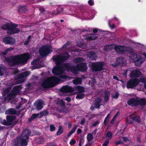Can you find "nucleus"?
Segmentation results:
<instances>
[{"mask_svg":"<svg viewBox=\"0 0 146 146\" xmlns=\"http://www.w3.org/2000/svg\"><path fill=\"white\" fill-rule=\"evenodd\" d=\"M69 57L70 55L67 53L63 54L56 55L53 56V59L55 62L56 64V67L52 70L54 74H62L64 73L66 70H70L73 73L75 74L78 70L84 71L87 70V67L85 63H80L76 66V67L75 66H72L69 63L62 64Z\"/></svg>","mask_w":146,"mask_h":146,"instance_id":"nucleus-1","label":"nucleus"},{"mask_svg":"<svg viewBox=\"0 0 146 146\" xmlns=\"http://www.w3.org/2000/svg\"><path fill=\"white\" fill-rule=\"evenodd\" d=\"M31 133V131L30 129L28 128L24 129L21 136L17 137L15 146H27Z\"/></svg>","mask_w":146,"mask_h":146,"instance_id":"nucleus-2","label":"nucleus"},{"mask_svg":"<svg viewBox=\"0 0 146 146\" xmlns=\"http://www.w3.org/2000/svg\"><path fill=\"white\" fill-rule=\"evenodd\" d=\"M29 58L30 55L28 53L12 56L8 58V64L11 66L19 64H24L26 63Z\"/></svg>","mask_w":146,"mask_h":146,"instance_id":"nucleus-3","label":"nucleus"},{"mask_svg":"<svg viewBox=\"0 0 146 146\" xmlns=\"http://www.w3.org/2000/svg\"><path fill=\"white\" fill-rule=\"evenodd\" d=\"M61 91L65 93L70 92L76 94L78 92L79 93L76 97V98L82 99L84 98L85 96L84 94L82 93L84 92V88L80 86H77L73 88L67 86H63L61 88Z\"/></svg>","mask_w":146,"mask_h":146,"instance_id":"nucleus-4","label":"nucleus"},{"mask_svg":"<svg viewBox=\"0 0 146 146\" xmlns=\"http://www.w3.org/2000/svg\"><path fill=\"white\" fill-rule=\"evenodd\" d=\"M60 78L53 76L48 78L43 82L42 85L44 88H48L54 86L55 84L60 82L61 80L60 79H66L70 78L66 76L62 75L59 77Z\"/></svg>","mask_w":146,"mask_h":146,"instance_id":"nucleus-5","label":"nucleus"},{"mask_svg":"<svg viewBox=\"0 0 146 146\" xmlns=\"http://www.w3.org/2000/svg\"><path fill=\"white\" fill-rule=\"evenodd\" d=\"M17 24L7 23L3 25L1 28L4 30H7L8 33L13 34L19 32V29L17 28Z\"/></svg>","mask_w":146,"mask_h":146,"instance_id":"nucleus-6","label":"nucleus"},{"mask_svg":"<svg viewBox=\"0 0 146 146\" xmlns=\"http://www.w3.org/2000/svg\"><path fill=\"white\" fill-rule=\"evenodd\" d=\"M127 104L133 107L139 104L140 105L146 104V100L143 99H138L135 100L133 98L130 99L127 102Z\"/></svg>","mask_w":146,"mask_h":146,"instance_id":"nucleus-7","label":"nucleus"},{"mask_svg":"<svg viewBox=\"0 0 146 146\" xmlns=\"http://www.w3.org/2000/svg\"><path fill=\"white\" fill-rule=\"evenodd\" d=\"M30 74V72L26 71L17 75L15 77V79L17 80L15 82V84H18L23 82L25 80V78L28 76Z\"/></svg>","mask_w":146,"mask_h":146,"instance_id":"nucleus-8","label":"nucleus"},{"mask_svg":"<svg viewBox=\"0 0 146 146\" xmlns=\"http://www.w3.org/2000/svg\"><path fill=\"white\" fill-rule=\"evenodd\" d=\"M130 72V74L129 76L131 78L132 77H139L141 75V73L139 70L137 69H133V68H129L126 70L124 75H126L127 72Z\"/></svg>","mask_w":146,"mask_h":146,"instance_id":"nucleus-9","label":"nucleus"},{"mask_svg":"<svg viewBox=\"0 0 146 146\" xmlns=\"http://www.w3.org/2000/svg\"><path fill=\"white\" fill-rule=\"evenodd\" d=\"M22 88L21 85L17 86H15L12 90L10 93L7 96V98L9 100L11 99L14 97L15 95L19 94Z\"/></svg>","mask_w":146,"mask_h":146,"instance_id":"nucleus-10","label":"nucleus"},{"mask_svg":"<svg viewBox=\"0 0 146 146\" xmlns=\"http://www.w3.org/2000/svg\"><path fill=\"white\" fill-rule=\"evenodd\" d=\"M52 47L50 46H44L39 49V53L40 55L44 57L48 54L51 52Z\"/></svg>","mask_w":146,"mask_h":146,"instance_id":"nucleus-11","label":"nucleus"},{"mask_svg":"<svg viewBox=\"0 0 146 146\" xmlns=\"http://www.w3.org/2000/svg\"><path fill=\"white\" fill-rule=\"evenodd\" d=\"M4 119L1 121V123L2 125L6 126L10 125L11 127H13L18 122V119Z\"/></svg>","mask_w":146,"mask_h":146,"instance_id":"nucleus-12","label":"nucleus"},{"mask_svg":"<svg viewBox=\"0 0 146 146\" xmlns=\"http://www.w3.org/2000/svg\"><path fill=\"white\" fill-rule=\"evenodd\" d=\"M140 80L137 78L131 79L127 82V88H133L135 87L140 82Z\"/></svg>","mask_w":146,"mask_h":146,"instance_id":"nucleus-13","label":"nucleus"},{"mask_svg":"<svg viewBox=\"0 0 146 146\" xmlns=\"http://www.w3.org/2000/svg\"><path fill=\"white\" fill-rule=\"evenodd\" d=\"M92 69L95 71H100L103 69L104 63L102 62H92Z\"/></svg>","mask_w":146,"mask_h":146,"instance_id":"nucleus-14","label":"nucleus"},{"mask_svg":"<svg viewBox=\"0 0 146 146\" xmlns=\"http://www.w3.org/2000/svg\"><path fill=\"white\" fill-rule=\"evenodd\" d=\"M57 103L60 106L58 109V111L65 113L68 112V110L66 108L65 104L62 100H61L58 101Z\"/></svg>","mask_w":146,"mask_h":146,"instance_id":"nucleus-15","label":"nucleus"},{"mask_svg":"<svg viewBox=\"0 0 146 146\" xmlns=\"http://www.w3.org/2000/svg\"><path fill=\"white\" fill-rule=\"evenodd\" d=\"M44 102L41 100H38L36 101L34 103V106L35 109L38 110H41L43 107Z\"/></svg>","mask_w":146,"mask_h":146,"instance_id":"nucleus-16","label":"nucleus"},{"mask_svg":"<svg viewBox=\"0 0 146 146\" xmlns=\"http://www.w3.org/2000/svg\"><path fill=\"white\" fill-rule=\"evenodd\" d=\"M115 50L118 53L122 54L125 51H127L128 48L125 47L117 46L113 47Z\"/></svg>","mask_w":146,"mask_h":146,"instance_id":"nucleus-17","label":"nucleus"},{"mask_svg":"<svg viewBox=\"0 0 146 146\" xmlns=\"http://www.w3.org/2000/svg\"><path fill=\"white\" fill-rule=\"evenodd\" d=\"M5 44H12L15 42V39L10 37H7L3 38V41Z\"/></svg>","mask_w":146,"mask_h":146,"instance_id":"nucleus-18","label":"nucleus"},{"mask_svg":"<svg viewBox=\"0 0 146 146\" xmlns=\"http://www.w3.org/2000/svg\"><path fill=\"white\" fill-rule=\"evenodd\" d=\"M84 38L87 40L95 39L98 38L96 34H92L83 36Z\"/></svg>","mask_w":146,"mask_h":146,"instance_id":"nucleus-19","label":"nucleus"},{"mask_svg":"<svg viewBox=\"0 0 146 146\" xmlns=\"http://www.w3.org/2000/svg\"><path fill=\"white\" fill-rule=\"evenodd\" d=\"M141 56L138 53L131 54L129 56L131 62H134L138 58H139Z\"/></svg>","mask_w":146,"mask_h":146,"instance_id":"nucleus-20","label":"nucleus"},{"mask_svg":"<svg viewBox=\"0 0 146 146\" xmlns=\"http://www.w3.org/2000/svg\"><path fill=\"white\" fill-rule=\"evenodd\" d=\"M116 62L118 65H123L125 64L126 60L124 58L120 57L117 59Z\"/></svg>","mask_w":146,"mask_h":146,"instance_id":"nucleus-21","label":"nucleus"},{"mask_svg":"<svg viewBox=\"0 0 146 146\" xmlns=\"http://www.w3.org/2000/svg\"><path fill=\"white\" fill-rule=\"evenodd\" d=\"M145 61L144 58H141V56L139 58L137 59L134 62H135V65L137 66H140L142 63Z\"/></svg>","mask_w":146,"mask_h":146,"instance_id":"nucleus-22","label":"nucleus"},{"mask_svg":"<svg viewBox=\"0 0 146 146\" xmlns=\"http://www.w3.org/2000/svg\"><path fill=\"white\" fill-rule=\"evenodd\" d=\"M141 119H132L131 120H130V119H126L125 122L128 125V123L130 124L134 125V123L135 121L137 122L138 123H139L141 122Z\"/></svg>","mask_w":146,"mask_h":146,"instance_id":"nucleus-23","label":"nucleus"},{"mask_svg":"<svg viewBox=\"0 0 146 146\" xmlns=\"http://www.w3.org/2000/svg\"><path fill=\"white\" fill-rule=\"evenodd\" d=\"M88 56L92 60H96L97 56L96 53L93 52H89L88 54Z\"/></svg>","mask_w":146,"mask_h":146,"instance_id":"nucleus-24","label":"nucleus"},{"mask_svg":"<svg viewBox=\"0 0 146 146\" xmlns=\"http://www.w3.org/2000/svg\"><path fill=\"white\" fill-rule=\"evenodd\" d=\"M102 101V100L100 98H98L96 100L95 105L97 108H98L100 107V106L101 105L100 103Z\"/></svg>","mask_w":146,"mask_h":146,"instance_id":"nucleus-25","label":"nucleus"},{"mask_svg":"<svg viewBox=\"0 0 146 146\" xmlns=\"http://www.w3.org/2000/svg\"><path fill=\"white\" fill-rule=\"evenodd\" d=\"M16 111L15 109L11 108L6 110L5 111L6 114H13L16 113Z\"/></svg>","mask_w":146,"mask_h":146,"instance_id":"nucleus-26","label":"nucleus"},{"mask_svg":"<svg viewBox=\"0 0 146 146\" xmlns=\"http://www.w3.org/2000/svg\"><path fill=\"white\" fill-rule=\"evenodd\" d=\"M43 117L41 112L37 114H33L31 117V119H35L36 118H41Z\"/></svg>","mask_w":146,"mask_h":146,"instance_id":"nucleus-27","label":"nucleus"},{"mask_svg":"<svg viewBox=\"0 0 146 146\" xmlns=\"http://www.w3.org/2000/svg\"><path fill=\"white\" fill-rule=\"evenodd\" d=\"M27 10V8L25 6L20 5L19 6L18 12L19 13H23L25 12Z\"/></svg>","mask_w":146,"mask_h":146,"instance_id":"nucleus-28","label":"nucleus"},{"mask_svg":"<svg viewBox=\"0 0 146 146\" xmlns=\"http://www.w3.org/2000/svg\"><path fill=\"white\" fill-rule=\"evenodd\" d=\"M12 87L11 86H10L9 87H8L7 88L4 89L2 92L3 95L5 96L11 90Z\"/></svg>","mask_w":146,"mask_h":146,"instance_id":"nucleus-29","label":"nucleus"},{"mask_svg":"<svg viewBox=\"0 0 146 146\" xmlns=\"http://www.w3.org/2000/svg\"><path fill=\"white\" fill-rule=\"evenodd\" d=\"M113 48V46L112 44L107 45L104 47V50L106 52Z\"/></svg>","mask_w":146,"mask_h":146,"instance_id":"nucleus-30","label":"nucleus"},{"mask_svg":"<svg viewBox=\"0 0 146 146\" xmlns=\"http://www.w3.org/2000/svg\"><path fill=\"white\" fill-rule=\"evenodd\" d=\"M63 132V129L62 126H59L58 130L57 131L56 135H58L61 134Z\"/></svg>","mask_w":146,"mask_h":146,"instance_id":"nucleus-31","label":"nucleus"},{"mask_svg":"<svg viewBox=\"0 0 146 146\" xmlns=\"http://www.w3.org/2000/svg\"><path fill=\"white\" fill-rule=\"evenodd\" d=\"M6 69L5 67L3 66H0V75L2 76L5 72Z\"/></svg>","mask_w":146,"mask_h":146,"instance_id":"nucleus-32","label":"nucleus"},{"mask_svg":"<svg viewBox=\"0 0 146 146\" xmlns=\"http://www.w3.org/2000/svg\"><path fill=\"white\" fill-rule=\"evenodd\" d=\"M105 100L106 101H108L109 99V97L110 96V94L109 92L108 91H106L105 93Z\"/></svg>","mask_w":146,"mask_h":146,"instance_id":"nucleus-33","label":"nucleus"},{"mask_svg":"<svg viewBox=\"0 0 146 146\" xmlns=\"http://www.w3.org/2000/svg\"><path fill=\"white\" fill-rule=\"evenodd\" d=\"M82 79L81 78H78L73 80V83L74 84H80L81 83Z\"/></svg>","mask_w":146,"mask_h":146,"instance_id":"nucleus-34","label":"nucleus"},{"mask_svg":"<svg viewBox=\"0 0 146 146\" xmlns=\"http://www.w3.org/2000/svg\"><path fill=\"white\" fill-rule=\"evenodd\" d=\"M84 61V59L82 58L78 57L75 58L74 60V62L76 63H78L82 62Z\"/></svg>","mask_w":146,"mask_h":146,"instance_id":"nucleus-35","label":"nucleus"},{"mask_svg":"<svg viewBox=\"0 0 146 146\" xmlns=\"http://www.w3.org/2000/svg\"><path fill=\"white\" fill-rule=\"evenodd\" d=\"M87 139L88 141H90L93 139V136L90 133H88L87 135Z\"/></svg>","mask_w":146,"mask_h":146,"instance_id":"nucleus-36","label":"nucleus"},{"mask_svg":"<svg viewBox=\"0 0 146 146\" xmlns=\"http://www.w3.org/2000/svg\"><path fill=\"white\" fill-rule=\"evenodd\" d=\"M61 14L60 12L59 11V10L57 9L56 10L53 11L51 13L52 15L53 16L54 15H56L58 14Z\"/></svg>","mask_w":146,"mask_h":146,"instance_id":"nucleus-37","label":"nucleus"},{"mask_svg":"<svg viewBox=\"0 0 146 146\" xmlns=\"http://www.w3.org/2000/svg\"><path fill=\"white\" fill-rule=\"evenodd\" d=\"M39 60L38 59H35L31 63V64L33 65H37L38 64Z\"/></svg>","mask_w":146,"mask_h":146,"instance_id":"nucleus-38","label":"nucleus"},{"mask_svg":"<svg viewBox=\"0 0 146 146\" xmlns=\"http://www.w3.org/2000/svg\"><path fill=\"white\" fill-rule=\"evenodd\" d=\"M112 135L113 134L111 131H109L108 132L106 136V137H110L109 139H111Z\"/></svg>","mask_w":146,"mask_h":146,"instance_id":"nucleus-39","label":"nucleus"},{"mask_svg":"<svg viewBox=\"0 0 146 146\" xmlns=\"http://www.w3.org/2000/svg\"><path fill=\"white\" fill-rule=\"evenodd\" d=\"M78 45L79 46L82 48H85L86 47V45L83 43H81L80 44L78 43Z\"/></svg>","mask_w":146,"mask_h":146,"instance_id":"nucleus-40","label":"nucleus"},{"mask_svg":"<svg viewBox=\"0 0 146 146\" xmlns=\"http://www.w3.org/2000/svg\"><path fill=\"white\" fill-rule=\"evenodd\" d=\"M130 116L131 117V119H140V117L139 116L135 115L134 114H132Z\"/></svg>","mask_w":146,"mask_h":146,"instance_id":"nucleus-41","label":"nucleus"},{"mask_svg":"<svg viewBox=\"0 0 146 146\" xmlns=\"http://www.w3.org/2000/svg\"><path fill=\"white\" fill-rule=\"evenodd\" d=\"M70 44V42H68L62 47V48L64 50H66L69 47L68 46Z\"/></svg>","mask_w":146,"mask_h":146,"instance_id":"nucleus-42","label":"nucleus"},{"mask_svg":"<svg viewBox=\"0 0 146 146\" xmlns=\"http://www.w3.org/2000/svg\"><path fill=\"white\" fill-rule=\"evenodd\" d=\"M140 82L144 83L145 88L146 89V79L141 78L140 79Z\"/></svg>","mask_w":146,"mask_h":146,"instance_id":"nucleus-43","label":"nucleus"},{"mask_svg":"<svg viewBox=\"0 0 146 146\" xmlns=\"http://www.w3.org/2000/svg\"><path fill=\"white\" fill-rule=\"evenodd\" d=\"M31 35L29 36L27 38V40H26L24 44L25 45H27L29 44L30 41L31 40Z\"/></svg>","mask_w":146,"mask_h":146,"instance_id":"nucleus-44","label":"nucleus"},{"mask_svg":"<svg viewBox=\"0 0 146 146\" xmlns=\"http://www.w3.org/2000/svg\"><path fill=\"white\" fill-rule=\"evenodd\" d=\"M56 129V127L54 125L51 124L50 125V130L51 131H55Z\"/></svg>","mask_w":146,"mask_h":146,"instance_id":"nucleus-45","label":"nucleus"},{"mask_svg":"<svg viewBox=\"0 0 146 146\" xmlns=\"http://www.w3.org/2000/svg\"><path fill=\"white\" fill-rule=\"evenodd\" d=\"M100 122H99L98 121H95L94 122L92 123L91 126L92 127H95Z\"/></svg>","mask_w":146,"mask_h":146,"instance_id":"nucleus-46","label":"nucleus"},{"mask_svg":"<svg viewBox=\"0 0 146 146\" xmlns=\"http://www.w3.org/2000/svg\"><path fill=\"white\" fill-rule=\"evenodd\" d=\"M115 143L116 145L117 146L119 144H123L124 143L123 141H122L121 140H119L118 141H116L115 142Z\"/></svg>","mask_w":146,"mask_h":146,"instance_id":"nucleus-47","label":"nucleus"},{"mask_svg":"<svg viewBox=\"0 0 146 146\" xmlns=\"http://www.w3.org/2000/svg\"><path fill=\"white\" fill-rule=\"evenodd\" d=\"M43 116H46L48 113L49 112L47 111H44L41 112Z\"/></svg>","mask_w":146,"mask_h":146,"instance_id":"nucleus-48","label":"nucleus"},{"mask_svg":"<svg viewBox=\"0 0 146 146\" xmlns=\"http://www.w3.org/2000/svg\"><path fill=\"white\" fill-rule=\"evenodd\" d=\"M26 86L29 89H31L32 88V84L30 83H28L26 84Z\"/></svg>","mask_w":146,"mask_h":146,"instance_id":"nucleus-49","label":"nucleus"},{"mask_svg":"<svg viewBox=\"0 0 146 146\" xmlns=\"http://www.w3.org/2000/svg\"><path fill=\"white\" fill-rule=\"evenodd\" d=\"M78 126V125H76L74 126L72 128V130H71V131H72L73 133H74L75 132V131L76 128H77Z\"/></svg>","mask_w":146,"mask_h":146,"instance_id":"nucleus-50","label":"nucleus"},{"mask_svg":"<svg viewBox=\"0 0 146 146\" xmlns=\"http://www.w3.org/2000/svg\"><path fill=\"white\" fill-rule=\"evenodd\" d=\"M119 95V94L118 92H116L115 94L113 96V97L114 98H118Z\"/></svg>","mask_w":146,"mask_h":146,"instance_id":"nucleus-51","label":"nucleus"},{"mask_svg":"<svg viewBox=\"0 0 146 146\" xmlns=\"http://www.w3.org/2000/svg\"><path fill=\"white\" fill-rule=\"evenodd\" d=\"M76 143V141L74 139H72L70 142V144L71 145H74Z\"/></svg>","mask_w":146,"mask_h":146,"instance_id":"nucleus-52","label":"nucleus"},{"mask_svg":"<svg viewBox=\"0 0 146 146\" xmlns=\"http://www.w3.org/2000/svg\"><path fill=\"white\" fill-rule=\"evenodd\" d=\"M109 143V141L107 140L104 142L103 144V146H107Z\"/></svg>","mask_w":146,"mask_h":146,"instance_id":"nucleus-53","label":"nucleus"},{"mask_svg":"<svg viewBox=\"0 0 146 146\" xmlns=\"http://www.w3.org/2000/svg\"><path fill=\"white\" fill-rule=\"evenodd\" d=\"M88 3L90 5L92 6L94 4V2L92 0H89L88 1Z\"/></svg>","mask_w":146,"mask_h":146,"instance_id":"nucleus-54","label":"nucleus"},{"mask_svg":"<svg viewBox=\"0 0 146 146\" xmlns=\"http://www.w3.org/2000/svg\"><path fill=\"white\" fill-rule=\"evenodd\" d=\"M46 146H55V144L54 142L51 143L47 144Z\"/></svg>","mask_w":146,"mask_h":146,"instance_id":"nucleus-55","label":"nucleus"},{"mask_svg":"<svg viewBox=\"0 0 146 146\" xmlns=\"http://www.w3.org/2000/svg\"><path fill=\"white\" fill-rule=\"evenodd\" d=\"M13 49V48L11 47L7 48L5 51V52H6V54H7L8 52L11 51Z\"/></svg>","mask_w":146,"mask_h":146,"instance_id":"nucleus-56","label":"nucleus"},{"mask_svg":"<svg viewBox=\"0 0 146 146\" xmlns=\"http://www.w3.org/2000/svg\"><path fill=\"white\" fill-rule=\"evenodd\" d=\"M122 139L124 141L126 142L127 141H129V140L128 139V138L125 137H122Z\"/></svg>","mask_w":146,"mask_h":146,"instance_id":"nucleus-57","label":"nucleus"},{"mask_svg":"<svg viewBox=\"0 0 146 146\" xmlns=\"http://www.w3.org/2000/svg\"><path fill=\"white\" fill-rule=\"evenodd\" d=\"M110 65L114 67H116L118 65V64H117V63L116 62L115 63H111L110 64Z\"/></svg>","mask_w":146,"mask_h":146,"instance_id":"nucleus-58","label":"nucleus"},{"mask_svg":"<svg viewBox=\"0 0 146 146\" xmlns=\"http://www.w3.org/2000/svg\"><path fill=\"white\" fill-rule=\"evenodd\" d=\"M82 131L81 129L80 128L78 129H77V133L78 134H79L82 132Z\"/></svg>","mask_w":146,"mask_h":146,"instance_id":"nucleus-59","label":"nucleus"},{"mask_svg":"<svg viewBox=\"0 0 146 146\" xmlns=\"http://www.w3.org/2000/svg\"><path fill=\"white\" fill-rule=\"evenodd\" d=\"M85 121V119H82L80 122V124L81 125H83Z\"/></svg>","mask_w":146,"mask_h":146,"instance_id":"nucleus-60","label":"nucleus"},{"mask_svg":"<svg viewBox=\"0 0 146 146\" xmlns=\"http://www.w3.org/2000/svg\"><path fill=\"white\" fill-rule=\"evenodd\" d=\"M73 133L72 131H70L68 134L67 135V136L68 137H70V136L71 135L73 134Z\"/></svg>","mask_w":146,"mask_h":146,"instance_id":"nucleus-61","label":"nucleus"},{"mask_svg":"<svg viewBox=\"0 0 146 146\" xmlns=\"http://www.w3.org/2000/svg\"><path fill=\"white\" fill-rule=\"evenodd\" d=\"M6 52H5V51L3 52H0V56H2L6 54Z\"/></svg>","mask_w":146,"mask_h":146,"instance_id":"nucleus-62","label":"nucleus"},{"mask_svg":"<svg viewBox=\"0 0 146 146\" xmlns=\"http://www.w3.org/2000/svg\"><path fill=\"white\" fill-rule=\"evenodd\" d=\"M65 100H66L68 102H70L71 101V99L69 98H67L64 99Z\"/></svg>","mask_w":146,"mask_h":146,"instance_id":"nucleus-63","label":"nucleus"},{"mask_svg":"<svg viewBox=\"0 0 146 146\" xmlns=\"http://www.w3.org/2000/svg\"><path fill=\"white\" fill-rule=\"evenodd\" d=\"M63 7H61L60 8V10H59V11L60 12L61 14H63L64 13V12H63Z\"/></svg>","mask_w":146,"mask_h":146,"instance_id":"nucleus-64","label":"nucleus"}]
</instances>
